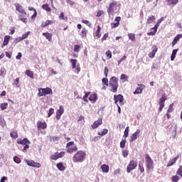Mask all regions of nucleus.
<instances>
[{
	"label": "nucleus",
	"mask_w": 182,
	"mask_h": 182,
	"mask_svg": "<svg viewBox=\"0 0 182 182\" xmlns=\"http://www.w3.org/2000/svg\"><path fill=\"white\" fill-rule=\"evenodd\" d=\"M109 86L110 87V92L117 93V89H119V79L116 77H112L109 80Z\"/></svg>",
	"instance_id": "obj_1"
},
{
	"label": "nucleus",
	"mask_w": 182,
	"mask_h": 182,
	"mask_svg": "<svg viewBox=\"0 0 182 182\" xmlns=\"http://www.w3.org/2000/svg\"><path fill=\"white\" fill-rule=\"evenodd\" d=\"M86 159V153L83 151H78L74 154L73 161L74 163H82Z\"/></svg>",
	"instance_id": "obj_2"
},
{
	"label": "nucleus",
	"mask_w": 182,
	"mask_h": 182,
	"mask_svg": "<svg viewBox=\"0 0 182 182\" xmlns=\"http://www.w3.org/2000/svg\"><path fill=\"white\" fill-rule=\"evenodd\" d=\"M46 95H53L52 88L46 87V88H38V97H42L43 96H46Z\"/></svg>",
	"instance_id": "obj_3"
},
{
	"label": "nucleus",
	"mask_w": 182,
	"mask_h": 182,
	"mask_svg": "<svg viewBox=\"0 0 182 182\" xmlns=\"http://www.w3.org/2000/svg\"><path fill=\"white\" fill-rule=\"evenodd\" d=\"M67 153L72 154V153H75L77 151V146L75 144L73 141L68 142L66 144Z\"/></svg>",
	"instance_id": "obj_4"
},
{
	"label": "nucleus",
	"mask_w": 182,
	"mask_h": 182,
	"mask_svg": "<svg viewBox=\"0 0 182 182\" xmlns=\"http://www.w3.org/2000/svg\"><path fill=\"white\" fill-rule=\"evenodd\" d=\"M145 161L146 170L150 171L151 168H154V162L153 161V159H151V157H150V155L148 154H145Z\"/></svg>",
	"instance_id": "obj_5"
},
{
	"label": "nucleus",
	"mask_w": 182,
	"mask_h": 182,
	"mask_svg": "<svg viewBox=\"0 0 182 182\" xmlns=\"http://www.w3.org/2000/svg\"><path fill=\"white\" fill-rule=\"evenodd\" d=\"M166 100H167V96L166 95V94H163L159 100V113L163 112V109L165 106L164 103H166Z\"/></svg>",
	"instance_id": "obj_6"
},
{
	"label": "nucleus",
	"mask_w": 182,
	"mask_h": 182,
	"mask_svg": "<svg viewBox=\"0 0 182 182\" xmlns=\"http://www.w3.org/2000/svg\"><path fill=\"white\" fill-rule=\"evenodd\" d=\"M137 167V161L132 160L127 166V173H131Z\"/></svg>",
	"instance_id": "obj_7"
},
{
	"label": "nucleus",
	"mask_w": 182,
	"mask_h": 182,
	"mask_svg": "<svg viewBox=\"0 0 182 182\" xmlns=\"http://www.w3.org/2000/svg\"><path fill=\"white\" fill-rule=\"evenodd\" d=\"M117 6V1H112L109 5V8L107 9L108 15L110 16V15H113V12H114V10L116 9Z\"/></svg>",
	"instance_id": "obj_8"
},
{
	"label": "nucleus",
	"mask_w": 182,
	"mask_h": 182,
	"mask_svg": "<svg viewBox=\"0 0 182 182\" xmlns=\"http://www.w3.org/2000/svg\"><path fill=\"white\" fill-rule=\"evenodd\" d=\"M114 100L115 102V105H119L117 104L118 102H119V105L120 106H123V105H124V103L123 102L124 98H123V95H114Z\"/></svg>",
	"instance_id": "obj_9"
},
{
	"label": "nucleus",
	"mask_w": 182,
	"mask_h": 182,
	"mask_svg": "<svg viewBox=\"0 0 182 182\" xmlns=\"http://www.w3.org/2000/svg\"><path fill=\"white\" fill-rule=\"evenodd\" d=\"M159 26H160V23L156 22L154 27L151 28V31L147 33L148 36H153L156 35V33H157V29L159 28Z\"/></svg>",
	"instance_id": "obj_10"
},
{
	"label": "nucleus",
	"mask_w": 182,
	"mask_h": 182,
	"mask_svg": "<svg viewBox=\"0 0 182 182\" xmlns=\"http://www.w3.org/2000/svg\"><path fill=\"white\" fill-rule=\"evenodd\" d=\"M28 166H30L31 167H36V168H41V164L38 162H35L34 161H26Z\"/></svg>",
	"instance_id": "obj_11"
},
{
	"label": "nucleus",
	"mask_w": 182,
	"mask_h": 182,
	"mask_svg": "<svg viewBox=\"0 0 182 182\" xmlns=\"http://www.w3.org/2000/svg\"><path fill=\"white\" fill-rule=\"evenodd\" d=\"M139 134H140V129H136V131L131 135L129 142L132 143V141H134V140H137V137H139Z\"/></svg>",
	"instance_id": "obj_12"
},
{
	"label": "nucleus",
	"mask_w": 182,
	"mask_h": 182,
	"mask_svg": "<svg viewBox=\"0 0 182 182\" xmlns=\"http://www.w3.org/2000/svg\"><path fill=\"white\" fill-rule=\"evenodd\" d=\"M65 113V109H63V106L60 105L59 109L56 111V119L57 120H60V116Z\"/></svg>",
	"instance_id": "obj_13"
},
{
	"label": "nucleus",
	"mask_w": 182,
	"mask_h": 182,
	"mask_svg": "<svg viewBox=\"0 0 182 182\" xmlns=\"http://www.w3.org/2000/svg\"><path fill=\"white\" fill-rule=\"evenodd\" d=\"M15 6L16 10L18 11V12H19L20 14H23V15H26V12L25 11V10H23V6H22V5L16 3Z\"/></svg>",
	"instance_id": "obj_14"
},
{
	"label": "nucleus",
	"mask_w": 182,
	"mask_h": 182,
	"mask_svg": "<svg viewBox=\"0 0 182 182\" xmlns=\"http://www.w3.org/2000/svg\"><path fill=\"white\" fill-rule=\"evenodd\" d=\"M138 87L136 89V90L134 92V95H140L141 92H143V89L146 87V85H141V84H138Z\"/></svg>",
	"instance_id": "obj_15"
},
{
	"label": "nucleus",
	"mask_w": 182,
	"mask_h": 182,
	"mask_svg": "<svg viewBox=\"0 0 182 182\" xmlns=\"http://www.w3.org/2000/svg\"><path fill=\"white\" fill-rule=\"evenodd\" d=\"M157 50H159V48H157V46H153L152 51L149 53V57L153 59V58L156 56V53H157Z\"/></svg>",
	"instance_id": "obj_16"
},
{
	"label": "nucleus",
	"mask_w": 182,
	"mask_h": 182,
	"mask_svg": "<svg viewBox=\"0 0 182 182\" xmlns=\"http://www.w3.org/2000/svg\"><path fill=\"white\" fill-rule=\"evenodd\" d=\"M178 157H180V155L178 154L176 157L173 158L172 159L169 160L168 162L166 167H171L176 161L178 160Z\"/></svg>",
	"instance_id": "obj_17"
},
{
	"label": "nucleus",
	"mask_w": 182,
	"mask_h": 182,
	"mask_svg": "<svg viewBox=\"0 0 182 182\" xmlns=\"http://www.w3.org/2000/svg\"><path fill=\"white\" fill-rule=\"evenodd\" d=\"M37 127L38 129H41L42 130H45L46 127H48V125L46 124V122H42V121H38L37 122Z\"/></svg>",
	"instance_id": "obj_18"
},
{
	"label": "nucleus",
	"mask_w": 182,
	"mask_h": 182,
	"mask_svg": "<svg viewBox=\"0 0 182 182\" xmlns=\"http://www.w3.org/2000/svg\"><path fill=\"white\" fill-rule=\"evenodd\" d=\"M168 6H176L178 4V0H166Z\"/></svg>",
	"instance_id": "obj_19"
},
{
	"label": "nucleus",
	"mask_w": 182,
	"mask_h": 182,
	"mask_svg": "<svg viewBox=\"0 0 182 182\" xmlns=\"http://www.w3.org/2000/svg\"><path fill=\"white\" fill-rule=\"evenodd\" d=\"M17 143L18 144H22L23 146H26V144H31V141L26 138L18 140Z\"/></svg>",
	"instance_id": "obj_20"
},
{
	"label": "nucleus",
	"mask_w": 182,
	"mask_h": 182,
	"mask_svg": "<svg viewBox=\"0 0 182 182\" xmlns=\"http://www.w3.org/2000/svg\"><path fill=\"white\" fill-rule=\"evenodd\" d=\"M102 123H103V122L100 119L97 121H95L94 123L91 125V127L92 129H97V127H100Z\"/></svg>",
	"instance_id": "obj_21"
},
{
	"label": "nucleus",
	"mask_w": 182,
	"mask_h": 182,
	"mask_svg": "<svg viewBox=\"0 0 182 182\" xmlns=\"http://www.w3.org/2000/svg\"><path fill=\"white\" fill-rule=\"evenodd\" d=\"M182 38V34H178L173 39V42H172V46H175V45L177 43V42L178 41H180V39H181Z\"/></svg>",
	"instance_id": "obj_22"
},
{
	"label": "nucleus",
	"mask_w": 182,
	"mask_h": 182,
	"mask_svg": "<svg viewBox=\"0 0 182 182\" xmlns=\"http://www.w3.org/2000/svg\"><path fill=\"white\" fill-rule=\"evenodd\" d=\"M156 21V17L154 16H151L148 18L146 21V25H150L153 23V22H155Z\"/></svg>",
	"instance_id": "obj_23"
},
{
	"label": "nucleus",
	"mask_w": 182,
	"mask_h": 182,
	"mask_svg": "<svg viewBox=\"0 0 182 182\" xmlns=\"http://www.w3.org/2000/svg\"><path fill=\"white\" fill-rule=\"evenodd\" d=\"M43 36H45L49 42H52V33H50L48 32L43 33Z\"/></svg>",
	"instance_id": "obj_24"
},
{
	"label": "nucleus",
	"mask_w": 182,
	"mask_h": 182,
	"mask_svg": "<svg viewBox=\"0 0 182 182\" xmlns=\"http://www.w3.org/2000/svg\"><path fill=\"white\" fill-rule=\"evenodd\" d=\"M89 100L90 102H92V103H95L96 100H97V94H92L89 97Z\"/></svg>",
	"instance_id": "obj_25"
},
{
	"label": "nucleus",
	"mask_w": 182,
	"mask_h": 182,
	"mask_svg": "<svg viewBox=\"0 0 182 182\" xmlns=\"http://www.w3.org/2000/svg\"><path fill=\"white\" fill-rule=\"evenodd\" d=\"M52 23H53V21L47 20L41 23V26L42 28H46V26H48V25H52Z\"/></svg>",
	"instance_id": "obj_26"
},
{
	"label": "nucleus",
	"mask_w": 182,
	"mask_h": 182,
	"mask_svg": "<svg viewBox=\"0 0 182 182\" xmlns=\"http://www.w3.org/2000/svg\"><path fill=\"white\" fill-rule=\"evenodd\" d=\"M80 36L82 38H87V29H86L85 28H83L82 31H81Z\"/></svg>",
	"instance_id": "obj_27"
},
{
	"label": "nucleus",
	"mask_w": 182,
	"mask_h": 182,
	"mask_svg": "<svg viewBox=\"0 0 182 182\" xmlns=\"http://www.w3.org/2000/svg\"><path fill=\"white\" fill-rule=\"evenodd\" d=\"M100 31H102V28H100V26H97V29L95 31V36L100 39V36H102V33H100Z\"/></svg>",
	"instance_id": "obj_28"
},
{
	"label": "nucleus",
	"mask_w": 182,
	"mask_h": 182,
	"mask_svg": "<svg viewBox=\"0 0 182 182\" xmlns=\"http://www.w3.org/2000/svg\"><path fill=\"white\" fill-rule=\"evenodd\" d=\"M57 168H58L60 171H65V166H63V163L62 162L57 164Z\"/></svg>",
	"instance_id": "obj_29"
},
{
	"label": "nucleus",
	"mask_w": 182,
	"mask_h": 182,
	"mask_svg": "<svg viewBox=\"0 0 182 182\" xmlns=\"http://www.w3.org/2000/svg\"><path fill=\"white\" fill-rule=\"evenodd\" d=\"M25 75L31 79H33V71H31V70H26L25 72Z\"/></svg>",
	"instance_id": "obj_30"
},
{
	"label": "nucleus",
	"mask_w": 182,
	"mask_h": 182,
	"mask_svg": "<svg viewBox=\"0 0 182 182\" xmlns=\"http://www.w3.org/2000/svg\"><path fill=\"white\" fill-rule=\"evenodd\" d=\"M177 52H178V48L174 49L172 51V55H171V60H174L176 59V55H177Z\"/></svg>",
	"instance_id": "obj_31"
},
{
	"label": "nucleus",
	"mask_w": 182,
	"mask_h": 182,
	"mask_svg": "<svg viewBox=\"0 0 182 182\" xmlns=\"http://www.w3.org/2000/svg\"><path fill=\"white\" fill-rule=\"evenodd\" d=\"M42 9L44 11H46V12H51L52 11V9H50V7H49V4H43L42 6Z\"/></svg>",
	"instance_id": "obj_32"
},
{
	"label": "nucleus",
	"mask_w": 182,
	"mask_h": 182,
	"mask_svg": "<svg viewBox=\"0 0 182 182\" xmlns=\"http://www.w3.org/2000/svg\"><path fill=\"white\" fill-rule=\"evenodd\" d=\"M101 170L103 173H107L109 171V166L107 164H102L101 166Z\"/></svg>",
	"instance_id": "obj_33"
},
{
	"label": "nucleus",
	"mask_w": 182,
	"mask_h": 182,
	"mask_svg": "<svg viewBox=\"0 0 182 182\" xmlns=\"http://www.w3.org/2000/svg\"><path fill=\"white\" fill-rule=\"evenodd\" d=\"M71 65H72V68L73 69H76V65L77 63V60H75V59H71L70 60Z\"/></svg>",
	"instance_id": "obj_34"
},
{
	"label": "nucleus",
	"mask_w": 182,
	"mask_h": 182,
	"mask_svg": "<svg viewBox=\"0 0 182 182\" xmlns=\"http://www.w3.org/2000/svg\"><path fill=\"white\" fill-rule=\"evenodd\" d=\"M128 38L132 42H134V41H136V35L134 33H129Z\"/></svg>",
	"instance_id": "obj_35"
},
{
	"label": "nucleus",
	"mask_w": 182,
	"mask_h": 182,
	"mask_svg": "<svg viewBox=\"0 0 182 182\" xmlns=\"http://www.w3.org/2000/svg\"><path fill=\"white\" fill-rule=\"evenodd\" d=\"M50 159L51 160H58V159H59V155L58 154V152H55L54 154H52L50 156Z\"/></svg>",
	"instance_id": "obj_36"
},
{
	"label": "nucleus",
	"mask_w": 182,
	"mask_h": 182,
	"mask_svg": "<svg viewBox=\"0 0 182 182\" xmlns=\"http://www.w3.org/2000/svg\"><path fill=\"white\" fill-rule=\"evenodd\" d=\"M109 130L107 129H103V131L98 132L97 134L98 136H105V134H107Z\"/></svg>",
	"instance_id": "obj_37"
},
{
	"label": "nucleus",
	"mask_w": 182,
	"mask_h": 182,
	"mask_svg": "<svg viewBox=\"0 0 182 182\" xmlns=\"http://www.w3.org/2000/svg\"><path fill=\"white\" fill-rule=\"evenodd\" d=\"M12 85L16 87H20L21 85H19V78H16Z\"/></svg>",
	"instance_id": "obj_38"
},
{
	"label": "nucleus",
	"mask_w": 182,
	"mask_h": 182,
	"mask_svg": "<svg viewBox=\"0 0 182 182\" xmlns=\"http://www.w3.org/2000/svg\"><path fill=\"white\" fill-rule=\"evenodd\" d=\"M129 132H130V127H127L124 132V137H125V139L129 137Z\"/></svg>",
	"instance_id": "obj_39"
},
{
	"label": "nucleus",
	"mask_w": 182,
	"mask_h": 182,
	"mask_svg": "<svg viewBox=\"0 0 182 182\" xmlns=\"http://www.w3.org/2000/svg\"><path fill=\"white\" fill-rule=\"evenodd\" d=\"M10 136L11 137V139H18V132H11L10 133Z\"/></svg>",
	"instance_id": "obj_40"
},
{
	"label": "nucleus",
	"mask_w": 182,
	"mask_h": 182,
	"mask_svg": "<svg viewBox=\"0 0 182 182\" xmlns=\"http://www.w3.org/2000/svg\"><path fill=\"white\" fill-rule=\"evenodd\" d=\"M173 107H174V103H172V104H171V105H169V107H168V110H167L166 112H168V113H172V112L174 111V108H173Z\"/></svg>",
	"instance_id": "obj_41"
},
{
	"label": "nucleus",
	"mask_w": 182,
	"mask_h": 182,
	"mask_svg": "<svg viewBox=\"0 0 182 182\" xmlns=\"http://www.w3.org/2000/svg\"><path fill=\"white\" fill-rule=\"evenodd\" d=\"M102 82L103 85H105L106 86H109V80L107 79V77L102 78Z\"/></svg>",
	"instance_id": "obj_42"
},
{
	"label": "nucleus",
	"mask_w": 182,
	"mask_h": 182,
	"mask_svg": "<svg viewBox=\"0 0 182 182\" xmlns=\"http://www.w3.org/2000/svg\"><path fill=\"white\" fill-rule=\"evenodd\" d=\"M80 51V46L79 45L74 46V52H75L76 53H79Z\"/></svg>",
	"instance_id": "obj_43"
},
{
	"label": "nucleus",
	"mask_w": 182,
	"mask_h": 182,
	"mask_svg": "<svg viewBox=\"0 0 182 182\" xmlns=\"http://www.w3.org/2000/svg\"><path fill=\"white\" fill-rule=\"evenodd\" d=\"M0 107L1 109V110H5L6 109V107H8V102H4L1 104Z\"/></svg>",
	"instance_id": "obj_44"
},
{
	"label": "nucleus",
	"mask_w": 182,
	"mask_h": 182,
	"mask_svg": "<svg viewBox=\"0 0 182 182\" xmlns=\"http://www.w3.org/2000/svg\"><path fill=\"white\" fill-rule=\"evenodd\" d=\"M120 147L121 149H124L126 147V139H122L120 142Z\"/></svg>",
	"instance_id": "obj_45"
},
{
	"label": "nucleus",
	"mask_w": 182,
	"mask_h": 182,
	"mask_svg": "<svg viewBox=\"0 0 182 182\" xmlns=\"http://www.w3.org/2000/svg\"><path fill=\"white\" fill-rule=\"evenodd\" d=\"M29 35H31V31H28V32L25 33L24 34H23L21 36V38L23 41V39H26L29 36Z\"/></svg>",
	"instance_id": "obj_46"
},
{
	"label": "nucleus",
	"mask_w": 182,
	"mask_h": 182,
	"mask_svg": "<svg viewBox=\"0 0 182 182\" xmlns=\"http://www.w3.org/2000/svg\"><path fill=\"white\" fill-rule=\"evenodd\" d=\"M171 180L173 182H178V181L180 180V178L178 177V176L176 175L172 176Z\"/></svg>",
	"instance_id": "obj_47"
},
{
	"label": "nucleus",
	"mask_w": 182,
	"mask_h": 182,
	"mask_svg": "<svg viewBox=\"0 0 182 182\" xmlns=\"http://www.w3.org/2000/svg\"><path fill=\"white\" fill-rule=\"evenodd\" d=\"M105 55L107 56V58H108V59H112V51H110L109 50H108L106 53Z\"/></svg>",
	"instance_id": "obj_48"
},
{
	"label": "nucleus",
	"mask_w": 182,
	"mask_h": 182,
	"mask_svg": "<svg viewBox=\"0 0 182 182\" xmlns=\"http://www.w3.org/2000/svg\"><path fill=\"white\" fill-rule=\"evenodd\" d=\"M121 80H124L126 82L127 79H129V77L126 75V74H122L120 77Z\"/></svg>",
	"instance_id": "obj_49"
},
{
	"label": "nucleus",
	"mask_w": 182,
	"mask_h": 182,
	"mask_svg": "<svg viewBox=\"0 0 182 182\" xmlns=\"http://www.w3.org/2000/svg\"><path fill=\"white\" fill-rule=\"evenodd\" d=\"M14 161L17 164H19L21 163V159L18 156H14Z\"/></svg>",
	"instance_id": "obj_50"
},
{
	"label": "nucleus",
	"mask_w": 182,
	"mask_h": 182,
	"mask_svg": "<svg viewBox=\"0 0 182 182\" xmlns=\"http://www.w3.org/2000/svg\"><path fill=\"white\" fill-rule=\"evenodd\" d=\"M176 174H178V176H181V177H182V166H180L177 172H176Z\"/></svg>",
	"instance_id": "obj_51"
},
{
	"label": "nucleus",
	"mask_w": 182,
	"mask_h": 182,
	"mask_svg": "<svg viewBox=\"0 0 182 182\" xmlns=\"http://www.w3.org/2000/svg\"><path fill=\"white\" fill-rule=\"evenodd\" d=\"M103 14H105V11L103 10H99L97 12V17L100 18V16H102V15H103Z\"/></svg>",
	"instance_id": "obj_52"
},
{
	"label": "nucleus",
	"mask_w": 182,
	"mask_h": 182,
	"mask_svg": "<svg viewBox=\"0 0 182 182\" xmlns=\"http://www.w3.org/2000/svg\"><path fill=\"white\" fill-rule=\"evenodd\" d=\"M122 156L124 159L127 158V156H129V151H127V150L123 151Z\"/></svg>",
	"instance_id": "obj_53"
},
{
	"label": "nucleus",
	"mask_w": 182,
	"mask_h": 182,
	"mask_svg": "<svg viewBox=\"0 0 182 182\" xmlns=\"http://www.w3.org/2000/svg\"><path fill=\"white\" fill-rule=\"evenodd\" d=\"M53 113H55V109L53 108H50L48 117H50V116L53 115Z\"/></svg>",
	"instance_id": "obj_54"
},
{
	"label": "nucleus",
	"mask_w": 182,
	"mask_h": 182,
	"mask_svg": "<svg viewBox=\"0 0 182 182\" xmlns=\"http://www.w3.org/2000/svg\"><path fill=\"white\" fill-rule=\"evenodd\" d=\"M58 158L62 159V157H65V151H61L60 153L58 152Z\"/></svg>",
	"instance_id": "obj_55"
},
{
	"label": "nucleus",
	"mask_w": 182,
	"mask_h": 182,
	"mask_svg": "<svg viewBox=\"0 0 182 182\" xmlns=\"http://www.w3.org/2000/svg\"><path fill=\"white\" fill-rule=\"evenodd\" d=\"M82 23H85L87 26H92V23H90V22L87 20H82Z\"/></svg>",
	"instance_id": "obj_56"
},
{
	"label": "nucleus",
	"mask_w": 182,
	"mask_h": 182,
	"mask_svg": "<svg viewBox=\"0 0 182 182\" xmlns=\"http://www.w3.org/2000/svg\"><path fill=\"white\" fill-rule=\"evenodd\" d=\"M59 18L60 19H66V21H68V17H65V14H63V12L60 13Z\"/></svg>",
	"instance_id": "obj_57"
},
{
	"label": "nucleus",
	"mask_w": 182,
	"mask_h": 182,
	"mask_svg": "<svg viewBox=\"0 0 182 182\" xmlns=\"http://www.w3.org/2000/svg\"><path fill=\"white\" fill-rule=\"evenodd\" d=\"M104 73L105 77H107V75L109 74V68L107 67H105Z\"/></svg>",
	"instance_id": "obj_58"
},
{
	"label": "nucleus",
	"mask_w": 182,
	"mask_h": 182,
	"mask_svg": "<svg viewBox=\"0 0 182 182\" xmlns=\"http://www.w3.org/2000/svg\"><path fill=\"white\" fill-rule=\"evenodd\" d=\"M120 25V23H111V28H117Z\"/></svg>",
	"instance_id": "obj_59"
},
{
	"label": "nucleus",
	"mask_w": 182,
	"mask_h": 182,
	"mask_svg": "<svg viewBox=\"0 0 182 182\" xmlns=\"http://www.w3.org/2000/svg\"><path fill=\"white\" fill-rule=\"evenodd\" d=\"M87 97H89V93L86 92L82 97V100H84V102H87Z\"/></svg>",
	"instance_id": "obj_60"
},
{
	"label": "nucleus",
	"mask_w": 182,
	"mask_h": 182,
	"mask_svg": "<svg viewBox=\"0 0 182 182\" xmlns=\"http://www.w3.org/2000/svg\"><path fill=\"white\" fill-rule=\"evenodd\" d=\"M109 38V33L104 34L103 37L102 38L101 41H106Z\"/></svg>",
	"instance_id": "obj_61"
},
{
	"label": "nucleus",
	"mask_w": 182,
	"mask_h": 182,
	"mask_svg": "<svg viewBox=\"0 0 182 182\" xmlns=\"http://www.w3.org/2000/svg\"><path fill=\"white\" fill-rule=\"evenodd\" d=\"M29 149V144L24 145V147L23 149V152L26 153V151Z\"/></svg>",
	"instance_id": "obj_62"
},
{
	"label": "nucleus",
	"mask_w": 182,
	"mask_h": 182,
	"mask_svg": "<svg viewBox=\"0 0 182 182\" xmlns=\"http://www.w3.org/2000/svg\"><path fill=\"white\" fill-rule=\"evenodd\" d=\"M6 58H9V59H11V58H12V52H6Z\"/></svg>",
	"instance_id": "obj_63"
},
{
	"label": "nucleus",
	"mask_w": 182,
	"mask_h": 182,
	"mask_svg": "<svg viewBox=\"0 0 182 182\" xmlns=\"http://www.w3.org/2000/svg\"><path fill=\"white\" fill-rule=\"evenodd\" d=\"M5 69L4 68H1L0 70V76H4V75H5Z\"/></svg>",
	"instance_id": "obj_64"
}]
</instances>
